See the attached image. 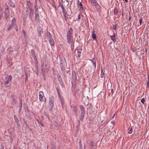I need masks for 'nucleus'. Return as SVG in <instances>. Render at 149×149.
Here are the masks:
<instances>
[{"label": "nucleus", "instance_id": "1", "mask_svg": "<svg viewBox=\"0 0 149 149\" xmlns=\"http://www.w3.org/2000/svg\"><path fill=\"white\" fill-rule=\"evenodd\" d=\"M72 29L70 28L67 33V40L68 42L70 44L71 49L73 50L74 49V41L73 40L72 37Z\"/></svg>", "mask_w": 149, "mask_h": 149}, {"label": "nucleus", "instance_id": "2", "mask_svg": "<svg viewBox=\"0 0 149 149\" xmlns=\"http://www.w3.org/2000/svg\"><path fill=\"white\" fill-rule=\"evenodd\" d=\"M12 77L11 75H8L5 78L3 82V85L5 87H9L10 86L11 83H10Z\"/></svg>", "mask_w": 149, "mask_h": 149}, {"label": "nucleus", "instance_id": "3", "mask_svg": "<svg viewBox=\"0 0 149 149\" xmlns=\"http://www.w3.org/2000/svg\"><path fill=\"white\" fill-rule=\"evenodd\" d=\"M54 100L55 99L54 96H51L49 97L48 108L50 111H52V109L54 107Z\"/></svg>", "mask_w": 149, "mask_h": 149}, {"label": "nucleus", "instance_id": "4", "mask_svg": "<svg viewBox=\"0 0 149 149\" xmlns=\"http://www.w3.org/2000/svg\"><path fill=\"white\" fill-rule=\"evenodd\" d=\"M39 100L41 102H43L45 103L46 101V98L44 96L43 92L41 91L39 92Z\"/></svg>", "mask_w": 149, "mask_h": 149}, {"label": "nucleus", "instance_id": "5", "mask_svg": "<svg viewBox=\"0 0 149 149\" xmlns=\"http://www.w3.org/2000/svg\"><path fill=\"white\" fill-rule=\"evenodd\" d=\"M79 107L80 108L81 110V114L80 116V119L81 120H82L84 119L85 114V109L84 108L82 105L79 106Z\"/></svg>", "mask_w": 149, "mask_h": 149}, {"label": "nucleus", "instance_id": "6", "mask_svg": "<svg viewBox=\"0 0 149 149\" xmlns=\"http://www.w3.org/2000/svg\"><path fill=\"white\" fill-rule=\"evenodd\" d=\"M89 2L91 3H93L95 7L96 8L99 12H100L101 10V7L95 1H89Z\"/></svg>", "mask_w": 149, "mask_h": 149}, {"label": "nucleus", "instance_id": "7", "mask_svg": "<svg viewBox=\"0 0 149 149\" xmlns=\"http://www.w3.org/2000/svg\"><path fill=\"white\" fill-rule=\"evenodd\" d=\"M72 111V114L75 115L78 109L76 106L74 105H72L71 106Z\"/></svg>", "mask_w": 149, "mask_h": 149}, {"label": "nucleus", "instance_id": "8", "mask_svg": "<svg viewBox=\"0 0 149 149\" xmlns=\"http://www.w3.org/2000/svg\"><path fill=\"white\" fill-rule=\"evenodd\" d=\"M4 14L5 18L6 20H7L9 16V10H5L4 11Z\"/></svg>", "mask_w": 149, "mask_h": 149}, {"label": "nucleus", "instance_id": "9", "mask_svg": "<svg viewBox=\"0 0 149 149\" xmlns=\"http://www.w3.org/2000/svg\"><path fill=\"white\" fill-rule=\"evenodd\" d=\"M14 120L16 122L17 125V126H19L20 125V123H19V121L18 120V119L17 117L16 116L14 115Z\"/></svg>", "mask_w": 149, "mask_h": 149}, {"label": "nucleus", "instance_id": "10", "mask_svg": "<svg viewBox=\"0 0 149 149\" xmlns=\"http://www.w3.org/2000/svg\"><path fill=\"white\" fill-rule=\"evenodd\" d=\"M92 37L94 40H96V35L95 33V31L94 29H93L92 32Z\"/></svg>", "mask_w": 149, "mask_h": 149}, {"label": "nucleus", "instance_id": "11", "mask_svg": "<svg viewBox=\"0 0 149 149\" xmlns=\"http://www.w3.org/2000/svg\"><path fill=\"white\" fill-rule=\"evenodd\" d=\"M111 40L115 42L116 41V37L115 33L114 32L113 35L110 36Z\"/></svg>", "mask_w": 149, "mask_h": 149}, {"label": "nucleus", "instance_id": "12", "mask_svg": "<svg viewBox=\"0 0 149 149\" xmlns=\"http://www.w3.org/2000/svg\"><path fill=\"white\" fill-rule=\"evenodd\" d=\"M41 66V70L42 71V74L43 75V76H44V74H45V70H44V63L43 61L42 63Z\"/></svg>", "mask_w": 149, "mask_h": 149}, {"label": "nucleus", "instance_id": "13", "mask_svg": "<svg viewBox=\"0 0 149 149\" xmlns=\"http://www.w3.org/2000/svg\"><path fill=\"white\" fill-rule=\"evenodd\" d=\"M58 97L61 100V104L63 106L64 105V98L60 95H58Z\"/></svg>", "mask_w": 149, "mask_h": 149}, {"label": "nucleus", "instance_id": "14", "mask_svg": "<svg viewBox=\"0 0 149 149\" xmlns=\"http://www.w3.org/2000/svg\"><path fill=\"white\" fill-rule=\"evenodd\" d=\"M93 65L94 66V68L95 69L96 68V59L94 58H93L92 60H91Z\"/></svg>", "mask_w": 149, "mask_h": 149}, {"label": "nucleus", "instance_id": "15", "mask_svg": "<svg viewBox=\"0 0 149 149\" xmlns=\"http://www.w3.org/2000/svg\"><path fill=\"white\" fill-rule=\"evenodd\" d=\"M49 42L51 46H53L54 45V41L52 38L49 39Z\"/></svg>", "mask_w": 149, "mask_h": 149}, {"label": "nucleus", "instance_id": "16", "mask_svg": "<svg viewBox=\"0 0 149 149\" xmlns=\"http://www.w3.org/2000/svg\"><path fill=\"white\" fill-rule=\"evenodd\" d=\"M51 143L52 146V148H51V149H56V147L54 142L51 141Z\"/></svg>", "mask_w": 149, "mask_h": 149}, {"label": "nucleus", "instance_id": "17", "mask_svg": "<svg viewBox=\"0 0 149 149\" xmlns=\"http://www.w3.org/2000/svg\"><path fill=\"white\" fill-rule=\"evenodd\" d=\"M31 53L32 56L33 57L34 59H36V56L34 52V51L33 49L31 50Z\"/></svg>", "mask_w": 149, "mask_h": 149}, {"label": "nucleus", "instance_id": "18", "mask_svg": "<svg viewBox=\"0 0 149 149\" xmlns=\"http://www.w3.org/2000/svg\"><path fill=\"white\" fill-rule=\"evenodd\" d=\"M11 96L12 98L13 99L12 104L13 105H15L16 103V100L15 98H14L13 95H11Z\"/></svg>", "mask_w": 149, "mask_h": 149}, {"label": "nucleus", "instance_id": "19", "mask_svg": "<svg viewBox=\"0 0 149 149\" xmlns=\"http://www.w3.org/2000/svg\"><path fill=\"white\" fill-rule=\"evenodd\" d=\"M46 36L49 39L52 38L51 35L49 31L46 32Z\"/></svg>", "mask_w": 149, "mask_h": 149}, {"label": "nucleus", "instance_id": "20", "mask_svg": "<svg viewBox=\"0 0 149 149\" xmlns=\"http://www.w3.org/2000/svg\"><path fill=\"white\" fill-rule=\"evenodd\" d=\"M9 2H8L9 5L13 7H15L14 3L12 1H9Z\"/></svg>", "mask_w": 149, "mask_h": 149}, {"label": "nucleus", "instance_id": "21", "mask_svg": "<svg viewBox=\"0 0 149 149\" xmlns=\"http://www.w3.org/2000/svg\"><path fill=\"white\" fill-rule=\"evenodd\" d=\"M38 36L40 37L41 36V29H38Z\"/></svg>", "mask_w": 149, "mask_h": 149}, {"label": "nucleus", "instance_id": "22", "mask_svg": "<svg viewBox=\"0 0 149 149\" xmlns=\"http://www.w3.org/2000/svg\"><path fill=\"white\" fill-rule=\"evenodd\" d=\"M14 25L13 24H11L9 25L7 29L8 31H9L10 29H11Z\"/></svg>", "mask_w": 149, "mask_h": 149}, {"label": "nucleus", "instance_id": "23", "mask_svg": "<svg viewBox=\"0 0 149 149\" xmlns=\"http://www.w3.org/2000/svg\"><path fill=\"white\" fill-rule=\"evenodd\" d=\"M61 8L62 9V10L63 13L64 15H66V10L65 9L64 7H63V6H62V7H61Z\"/></svg>", "mask_w": 149, "mask_h": 149}, {"label": "nucleus", "instance_id": "24", "mask_svg": "<svg viewBox=\"0 0 149 149\" xmlns=\"http://www.w3.org/2000/svg\"><path fill=\"white\" fill-rule=\"evenodd\" d=\"M29 9L30 11V16L31 17L33 15V11L31 8L29 7Z\"/></svg>", "mask_w": 149, "mask_h": 149}, {"label": "nucleus", "instance_id": "25", "mask_svg": "<svg viewBox=\"0 0 149 149\" xmlns=\"http://www.w3.org/2000/svg\"><path fill=\"white\" fill-rule=\"evenodd\" d=\"M149 86V75L148 76V81L146 86V88H148Z\"/></svg>", "mask_w": 149, "mask_h": 149}, {"label": "nucleus", "instance_id": "26", "mask_svg": "<svg viewBox=\"0 0 149 149\" xmlns=\"http://www.w3.org/2000/svg\"><path fill=\"white\" fill-rule=\"evenodd\" d=\"M142 19H143L142 17H140V19L139 21V24H138V26H140L141 25V23H142Z\"/></svg>", "mask_w": 149, "mask_h": 149}, {"label": "nucleus", "instance_id": "27", "mask_svg": "<svg viewBox=\"0 0 149 149\" xmlns=\"http://www.w3.org/2000/svg\"><path fill=\"white\" fill-rule=\"evenodd\" d=\"M118 13V9L116 7L114 8V14L115 15H117Z\"/></svg>", "mask_w": 149, "mask_h": 149}, {"label": "nucleus", "instance_id": "28", "mask_svg": "<svg viewBox=\"0 0 149 149\" xmlns=\"http://www.w3.org/2000/svg\"><path fill=\"white\" fill-rule=\"evenodd\" d=\"M35 18L36 19L38 20L39 18L38 14V13H37L36 12H35Z\"/></svg>", "mask_w": 149, "mask_h": 149}, {"label": "nucleus", "instance_id": "29", "mask_svg": "<svg viewBox=\"0 0 149 149\" xmlns=\"http://www.w3.org/2000/svg\"><path fill=\"white\" fill-rule=\"evenodd\" d=\"M15 22H16V19H15V18L14 17V18H13V19L12 21L11 24H13L15 25Z\"/></svg>", "mask_w": 149, "mask_h": 149}, {"label": "nucleus", "instance_id": "30", "mask_svg": "<svg viewBox=\"0 0 149 149\" xmlns=\"http://www.w3.org/2000/svg\"><path fill=\"white\" fill-rule=\"evenodd\" d=\"M54 125L55 126L59 127V126L58 125V124L57 122V121L54 120Z\"/></svg>", "mask_w": 149, "mask_h": 149}, {"label": "nucleus", "instance_id": "31", "mask_svg": "<svg viewBox=\"0 0 149 149\" xmlns=\"http://www.w3.org/2000/svg\"><path fill=\"white\" fill-rule=\"evenodd\" d=\"M104 75V73L103 72V70L102 69V70L101 72V74L100 75V77L101 78H102L103 77Z\"/></svg>", "mask_w": 149, "mask_h": 149}, {"label": "nucleus", "instance_id": "32", "mask_svg": "<svg viewBox=\"0 0 149 149\" xmlns=\"http://www.w3.org/2000/svg\"><path fill=\"white\" fill-rule=\"evenodd\" d=\"M22 108V104H19V113H20V112L21 111Z\"/></svg>", "mask_w": 149, "mask_h": 149}, {"label": "nucleus", "instance_id": "33", "mask_svg": "<svg viewBox=\"0 0 149 149\" xmlns=\"http://www.w3.org/2000/svg\"><path fill=\"white\" fill-rule=\"evenodd\" d=\"M52 1V2H51L52 3L51 4H52V7H54L55 8H56V7L55 6L54 2V1Z\"/></svg>", "mask_w": 149, "mask_h": 149}, {"label": "nucleus", "instance_id": "34", "mask_svg": "<svg viewBox=\"0 0 149 149\" xmlns=\"http://www.w3.org/2000/svg\"><path fill=\"white\" fill-rule=\"evenodd\" d=\"M56 90H57V92L58 93V95H60V89L59 88H56Z\"/></svg>", "mask_w": 149, "mask_h": 149}, {"label": "nucleus", "instance_id": "35", "mask_svg": "<svg viewBox=\"0 0 149 149\" xmlns=\"http://www.w3.org/2000/svg\"><path fill=\"white\" fill-rule=\"evenodd\" d=\"M141 102L143 104H144L145 102V99L144 98H143L141 100Z\"/></svg>", "mask_w": 149, "mask_h": 149}, {"label": "nucleus", "instance_id": "36", "mask_svg": "<svg viewBox=\"0 0 149 149\" xmlns=\"http://www.w3.org/2000/svg\"><path fill=\"white\" fill-rule=\"evenodd\" d=\"M132 126L131 128L129 131L128 133L129 134H131L132 133Z\"/></svg>", "mask_w": 149, "mask_h": 149}, {"label": "nucleus", "instance_id": "37", "mask_svg": "<svg viewBox=\"0 0 149 149\" xmlns=\"http://www.w3.org/2000/svg\"><path fill=\"white\" fill-rule=\"evenodd\" d=\"M117 26L116 24L113 25V28L115 30H116Z\"/></svg>", "mask_w": 149, "mask_h": 149}, {"label": "nucleus", "instance_id": "38", "mask_svg": "<svg viewBox=\"0 0 149 149\" xmlns=\"http://www.w3.org/2000/svg\"><path fill=\"white\" fill-rule=\"evenodd\" d=\"M58 81L59 82H61L62 81V79L61 77H60V76H59L58 77Z\"/></svg>", "mask_w": 149, "mask_h": 149}, {"label": "nucleus", "instance_id": "39", "mask_svg": "<svg viewBox=\"0 0 149 149\" xmlns=\"http://www.w3.org/2000/svg\"><path fill=\"white\" fill-rule=\"evenodd\" d=\"M5 10H9V9H8V6L7 5H6L5 6Z\"/></svg>", "mask_w": 149, "mask_h": 149}, {"label": "nucleus", "instance_id": "40", "mask_svg": "<svg viewBox=\"0 0 149 149\" xmlns=\"http://www.w3.org/2000/svg\"><path fill=\"white\" fill-rule=\"evenodd\" d=\"M79 5L80 6V8H81L82 9H84V8L83 7V5L82 4L81 2H79Z\"/></svg>", "mask_w": 149, "mask_h": 149}, {"label": "nucleus", "instance_id": "41", "mask_svg": "<svg viewBox=\"0 0 149 149\" xmlns=\"http://www.w3.org/2000/svg\"><path fill=\"white\" fill-rule=\"evenodd\" d=\"M38 123L42 126L43 127L44 126L43 124L40 121Z\"/></svg>", "mask_w": 149, "mask_h": 149}, {"label": "nucleus", "instance_id": "42", "mask_svg": "<svg viewBox=\"0 0 149 149\" xmlns=\"http://www.w3.org/2000/svg\"><path fill=\"white\" fill-rule=\"evenodd\" d=\"M19 104H22V99H20Z\"/></svg>", "mask_w": 149, "mask_h": 149}, {"label": "nucleus", "instance_id": "43", "mask_svg": "<svg viewBox=\"0 0 149 149\" xmlns=\"http://www.w3.org/2000/svg\"><path fill=\"white\" fill-rule=\"evenodd\" d=\"M36 70H38V61H37L36 63Z\"/></svg>", "mask_w": 149, "mask_h": 149}, {"label": "nucleus", "instance_id": "44", "mask_svg": "<svg viewBox=\"0 0 149 149\" xmlns=\"http://www.w3.org/2000/svg\"><path fill=\"white\" fill-rule=\"evenodd\" d=\"M81 15V13H80L79 14V15H78V19H80L81 18V17H80V16Z\"/></svg>", "mask_w": 149, "mask_h": 149}, {"label": "nucleus", "instance_id": "45", "mask_svg": "<svg viewBox=\"0 0 149 149\" xmlns=\"http://www.w3.org/2000/svg\"><path fill=\"white\" fill-rule=\"evenodd\" d=\"M23 120L24 123L25 124H26L27 123V121L25 120L24 118L23 119Z\"/></svg>", "mask_w": 149, "mask_h": 149}, {"label": "nucleus", "instance_id": "46", "mask_svg": "<svg viewBox=\"0 0 149 149\" xmlns=\"http://www.w3.org/2000/svg\"><path fill=\"white\" fill-rule=\"evenodd\" d=\"M1 149H4V146L3 144H1Z\"/></svg>", "mask_w": 149, "mask_h": 149}, {"label": "nucleus", "instance_id": "47", "mask_svg": "<svg viewBox=\"0 0 149 149\" xmlns=\"http://www.w3.org/2000/svg\"><path fill=\"white\" fill-rule=\"evenodd\" d=\"M81 49L80 50H78L77 51V54H80L81 53Z\"/></svg>", "mask_w": 149, "mask_h": 149}, {"label": "nucleus", "instance_id": "48", "mask_svg": "<svg viewBox=\"0 0 149 149\" xmlns=\"http://www.w3.org/2000/svg\"><path fill=\"white\" fill-rule=\"evenodd\" d=\"M22 33L24 34V37H25V36H26V32H25V31L24 30H23L22 31Z\"/></svg>", "mask_w": 149, "mask_h": 149}, {"label": "nucleus", "instance_id": "49", "mask_svg": "<svg viewBox=\"0 0 149 149\" xmlns=\"http://www.w3.org/2000/svg\"><path fill=\"white\" fill-rule=\"evenodd\" d=\"M36 120L37 121L38 123L40 121L38 118H36Z\"/></svg>", "mask_w": 149, "mask_h": 149}, {"label": "nucleus", "instance_id": "50", "mask_svg": "<svg viewBox=\"0 0 149 149\" xmlns=\"http://www.w3.org/2000/svg\"><path fill=\"white\" fill-rule=\"evenodd\" d=\"M36 73L37 75L38 74V70L37 71H36Z\"/></svg>", "mask_w": 149, "mask_h": 149}, {"label": "nucleus", "instance_id": "51", "mask_svg": "<svg viewBox=\"0 0 149 149\" xmlns=\"http://www.w3.org/2000/svg\"><path fill=\"white\" fill-rule=\"evenodd\" d=\"M111 94L112 95L113 94V89H112L111 90Z\"/></svg>", "mask_w": 149, "mask_h": 149}, {"label": "nucleus", "instance_id": "52", "mask_svg": "<svg viewBox=\"0 0 149 149\" xmlns=\"http://www.w3.org/2000/svg\"><path fill=\"white\" fill-rule=\"evenodd\" d=\"M27 3L28 4L29 3H30V1H27Z\"/></svg>", "mask_w": 149, "mask_h": 149}, {"label": "nucleus", "instance_id": "53", "mask_svg": "<svg viewBox=\"0 0 149 149\" xmlns=\"http://www.w3.org/2000/svg\"><path fill=\"white\" fill-rule=\"evenodd\" d=\"M44 114L46 116L47 115V113L46 112H44Z\"/></svg>", "mask_w": 149, "mask_h": 149}, {"label": "nucleus", "instance_id": "54", "mask_svg": "<svg viewBox=\"0 0 149 149\" xmlns=\"http://www.w3.org/2000/svg\"><path fill=\"white\" fill-rule=\"evenodd\" d=\"M15 30H16V31H18V28H17V27L15 28Z\"/></svg>", "mask_w": 149, "mask_h": 149}, {"label": "nucleus", "instance_id": "55", "mask_svg": "<svg viewBox=\"0 0 149 149\" xmlns=\"http://www.w3.org/2000/svg\"><path fill=\"white\" fill-rule=\"evenodd\" d=\"M26 124V127H27L28 126V124L27 123L26 124Z\"/></svg>", "mask_w": 149, "mask_h": 149}, {"label": "nucleus", "instance_id": "56", "mask_svg": "<svg viewBox=\"0 0 149 149\" xmlns=\"http://www.w3.org/2000/svg\"><path fill=\"white\" fill-rule=\"evenodd\" d=\"M131 19V17H130L129 18L128 20H130Z\"/></svg>", "mask_w": 149, "mask_h": 149}, {"label": "nucleus", "instance_id": "57", "mask_svg": "<svg viewBox=\"0 0 149 149\" xmlns=\"http://www.w3.org/2000/svg\"><path fill=\"white\" fill-rule=\"evenodd\" d=\"M78 57H80V55L79 54H78Z\"/></svg>", "mask_w": 149, "mask_h": 149}, {"label": "nucleus", "instance_id": "58", "mask_svg": "<svg viewBox=\"0 0 149 149\" xmlns=\"http://www.w3.org/2000/svg\"><path fill=\"white\" fill-rule=\"evenodd\" d=\"M60 6V7L61 8L62 7V6H63V4H61V5Z\"/></svg>", "mask_w": 149, "mask_h": 149}, {"label": "nucleus", "instance_id": "59", "mask_svg": "<svg viewBox=\"0 0 149 149\" xmlns=\"http://www.w3.org/2000/svg\"><path fill=\"white\" fill-rule=\"evenodd\" d=\"M61 69H63V66H61Z\"/></svg>", "mask_w": 149, "mask_h": 149}, {"label": "nucleus", "instance_id": "60", "mask_svg": "<svg viewBox=\"0 0 149 149\" xmlns=\"http://www.w3.org/2000/svg\"><path fill=\"white\" fill-rule=\"evenodd\" d=\"M61 2H59V5H60H60H61Z\"/></svg>", "mask_w": 149, "mask_h": 149}, {"label": "nucleus", "instance_id": "61", "mask_svg": "<svg viewBox=\"0 0 149 149\" xmlns=\"http://www.w3.org/2000/svg\"><path fill=\"white\" fill-rule=\"evenodd\" d=\"M111 123L113 124L114 123L113 121H111Z\"/></svg>", "mask_w": 149, "mask_h": 149}, {"label": "nucleus", "instance_id": "62", "mask_svg": "<svg viewBox=\"0 0 149 149\" xmlns=\"http://www.w3.org/2000/svg\"><path fill=\"white\" fill-rule=\"evenodd\" d=\"M14 149H17L15 147H14Z\"/></svg>", "mask_w": 149, "mask_h": 149}, {"label": "nucleus", "instance_id": "63", "mask_svg": "<svg viewBox=\"0 0 149 149\" xmlns=\"http://www.w3.org/2000/svg\"><path fill=\"white\" fill-rule=\"evenodd\" d=\"M115 114H114V115L112 117V118H113V117H114V116H115Z\"/></svg>", "mask_w": 149, "mask_h": 149}, {"label": "nucleus", "instance_id": "64", "mask_svg": "<svg viewBox=\"0 0 149 149\" xmlns=\"http://www.w3.org/2000/svg\"><path fill=\"white\" fill-rule=\"evenodd\" d=\"M37 8H36V11H37Z\"/></svg>", "mask_w": 149, "mask_h": 149}]
</instances>
